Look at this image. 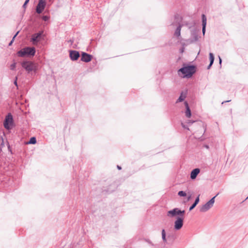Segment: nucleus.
Returning <instances> with one entry per match:
<instances>
[{
  "label": "nucleus",
  "instance_id": "39",
  "mask_svg": "<svg viewBox=\"0 0 248 248\" xmlns=\"http://www.w3.org/2000/svg\"><path fill=\"white\" fill-rule=\"evenodd\" d=\"M177 15H175L174 17L175 19L177 18Z\"/></svg>",
  "mask_w": 248,
  "mask_h": 248
},
{
  "label": "nucleus",
  "instance_id": "26",
  "mask_svg": "<svg viewBox=\"0 0 248 248\" xmlns=\"http://www.w3.org/2000/svg\"><path fill=\"white\" fill-rule=\"evenodd\" d=\"M181 125L183 128L186 129L187 130H189L187 125L186 124H184V123H182V122L181 123Z\"/></svg>",
  "mask_w": 248,
  "mask_h": 248
},
{
  "label": "nucleus",
  "instance_id": "29",
  "mask_svg": "<svg viewBox=\"0 0 248 248\" xmlns=\"http://www.w3.org/2000/svg\"><path fill=\"white\" fill-rule=\"evenodd\" d=\"M19 32V31H17V32L16 33V34L14 35V36L13 37L12 39H14V40H15V39L16 37V36L18 34Z\"/></svg>",
  "mask_w": 248,
  "mask_h": 248
},
{
  "label": "nucleus",
  "instance_id": "22",
  "mask_svg": "<svg viewBox=\"0 0 248 248\" xmlns=\"http://www.w3.org/2000/svg\"><path fill=\"white\" fill-rule=\"evenodd\" d=\"M178 195L180 197H186L187 194L186 191L181 190L178 192Z\"/></svg>",
  "mask_w": 248,
  "mask_h": 248
},
{
  "label": "nucleus",
  "instance_id": "11",
  "mask_svg": "<svg viewBox=\"0 0 248 248\" xmlns=\"http://www.w3.org/2000/svg\"><path fill=\"white\" fill-rule=\"evenodd\" d=\"M49 10L48 9H46L44 13V14L41 15H40V16L39 17L43 21H45V22H47L50 19V16L49 15Z\"/></svg>",
  "mask_w": 248,
  "mask_h": 248
},
{
  "label": "nucleus",
  "instance_id": "30",
  "mask_svg": "<svg viewBox=\"0 0 248 248\" xmlns=\"http://www.w3.org/2000/svg\"><path fill=\"white\" fill-rule=\"evenodd\" d=\"M213 64V63L210 62L209 64L207 66V69H210Z\"/></svg>",
  "mask_w": 248,
  "mask_h": 248
},
{
  "label": "nucleus",
  "instance_id": "21",
  "mask_svg": "<svg viewBox=\"0 0 248 248\" xmlns=\"http://www.w3.org/2000/svg\"><path fill=\"white\" fill-rule=\"evenodd\" d=\"M214 60H215V57H214V54L210 52L209 53L210 62L214 63Z\"/></svg>",
  "mask_w": 248,
  "mask_h": 248
},
{
  "label": "nucleus",
  "instance_id": "31",
  "mask_svg": "<svg viewBox=\"0 0 248 248\" xmlns=\"http://www.w3.org/2000/svg\"><path fill=\"white\" fill-rule=\"evenodd\" d=\"M194 122H195V121H194L188 120L187 123L189 124H191Z\"/></svg>",
  "mask_w": 248,
  "mask_h": 248
},
{
  "label": "nucleus",
  "instance_id": "19",
  "mask_svg": "<svg viewBox=\"0 0 248 248\" xmlns=\"http://www.w3.org/2000/svg\"><path fill=\"white\" fill-rule=\"evenodd\" d=\"M161 235H162V239L163 242L165 244H167L168 242H167V237H166V232L165 229H163L162 230Z\"/></svg>",
  "mask_w": 248,
  "mask_h": 248
},
{
  "label": "nucleus",
  "instance_id": "34",
  "mask_svg": "<svg viewBox=\"0 0 248 248\" xmlns=\"http://www.w3.org/2000/svg\"><path fill=\"white\" fill-rule=\"evenodd\" d=\"M184 47H181L180 49V52L181 53H183L184 51Z\"/></svg>",
  "mask_w": 248,
  "mask_h": 248
},
{
  "label": "nucleus",
  "instance_id": "25",
  "mask_svg": "<svg viewBox=\"0 0 248 248\" xmlns=\"http://www.w3.org/2000/svg\"><path fill=\"white\" fill-rule=\"evenodd\" d=\"M16 67V62H14V63H13L10 65V69H11V70H15Z\"/></svg>",
  "mask_w": 248,
  "mask_h": 248
},
{
  "label": "nucleus",
  "instance_id": "38",
  "mask_svg": "<svg viewBox=\"0 0 248 248\" xmlns=\"http://www.w3.org/2000/svg\"><path fill=\"white\" fill-rule=\"evenodd\" d=\"M204 147H205L206 148H207V149H209V145H205L204 146Z\"/></svg>",
  "mask_w": 248,
  "mask_h": 248
},
{
  "label": "nucleus",
  "instance_id": "24",
  "mask_svg": "<svg viewBox=\"0 0 248 248\" xmlns=\"http://www.w3.org/2000/svg\"><path fill=\"white\" fill-rule=\"evenodd\" d=\"M192 198V195L191 194H190L189 195L187 196V198H186V199L184 201V203H186L187 202H188V201H189Z\"/></svg>",
  "mask_w": 248,
  "mask_h": 248
},
{
  "label": "nucleus",
  "instance_id": "18",
  "mask_svg": "<svg viewBox=\"0 0 248 248\" xmlns=\"http://www.w3.org/2000/svg\"><path fill=\"white\" fill-rule=\"evenodd\" d=\"M182 25L180 23H179L178 26L177 27L175 32H174V35L177 37H179L181 35V30L182 27Z\"/></svg>",
  "mask_w": 248,
  "mask_h": 248
},
{
  "label": "nucleus",
  "instance_id": "3",
  "mask_svg": "<svg viewBox=\"0 0 248 248\" xmlns=\"http://www.w3.org/2000/svg\"><path fill=\"white\" fill-rule=\"evenodd\" d=\"M36 53V49L33 46H25L17 51L16 55L19 57L32 58Z\"/></svg>",
  "mask_w": 248,
  "mask_h": 248
},
{
  "label": "nucleus",
  "instance_id": "23",
  "mask_svg": "<svg viewBox=\"0 0 248 248\" xmlns=\"http://www.w3.org/2000/svg\"><path fill=\"white\" fill-rule=\"evenodd\" d=\"M29 1H30V0H25V2L22 6V8L24 9V12L25 11V9L27 8V6L28 3L29 2Z\"/></svg>",
  "mask_w": 248,
  "mask_h": 248
},
{
  "label": "nucleus",
  "instance_id": "17",
  "mask_svg": "<svg viewBox=\"0 0 248 248\" xmlns=\"http://www.w3.org/2000/svg\"><path fill=\"white\" fill-rule=\"evenodd\" d=\"M200 202V195H199L195 199L194 202L193 204L189 207V211H192L199 203Z\"/></svg>",
  "mask_w": 248,
  "mask_h": 248
},
{
  "label": "nucleus",
  "instance_id": "9",
  "mask_svg": "<svg viewBox=\"0 0 248 248\" xmlns=\"http://www.w3.org/2000/svg\"><path fill=\"white\" fill-rule=\"evenodd\" d=\"M80 61L85 62H89L93 58V56L85 52H81Z\"/></svg>",
  "mask_w": 248,
  "mask_h": 248
},
{
  "label": "nucleus",
  "instance_id": "16",
  "mask_svg": "<svg viewBox=\"0 0 248 248\" xmlns=\"http://www.w3.org/2000/svg\"><path fill=\"white\" fill-rule=\"evenodd\" d=\"M186 97V93H184L183 91H182L179 98L176 100V103H178L179 102H183V101H184V100L185 99Z\"/></svg>",
  "mask_w": 248,
  "mask_h": 248
},
{
  "label": "nucleus",
  "instance_id": "42",
  "mask_svg": "<svg viewBox=\"0 0 248 248\" xmlns=\"http://www.w3.org/2000/svg\"><path fill=\"white\" fill-rule=\"evenodd\" d=\"M248 199V197L246 198V199Z\"/></svg>",
  "mask_w": 248,
  "mask_h": 248
},
{
  "label": "nucleus",
  "instance_id": "5",
  "mask_svg": "<svg viewBox=\"0 0 248 248\" xmlns=\"http://www.w3.org/2000/svg\"><path fill=\"white\" fill-rule=\"evenodd\" d=\"M44 29H41V30L38 32L33 33L31 35V42L35 44L44 40L46 36V35L44 33Z\"/></svg>",
  "mask_w": 248,
  "mask_h": 248
},
{
  "label": "nucleus",
  "instance_id": "13",
  "mask_svg": "<svg viewBox=\"0 0 248 248\" xmlns=\"http://www.w3.org/2000/svg\"><path fill=\"white\" fill-rule=\"evenodd\" d=\"M184 105L186 107L185 115L187 118H190L192 116V114L189 104L187 101H185Z\"/></svg>",
  "mask_w": 248,
  "mask_h": 248
},
{
  "label": "nucleus",
  "instance_id": "14",
  "mask_svg": "<svg viewBox=\"0 0 248 248\" xmlns=\"http://www.w3.org/2000/svg\"><path fill=\"white\" fill-rule=\"evenodd\" d=\"M200 172V169L199 168L194 169L190 172V178L192 180L195 179Z\"/></svg>",
  "mask_w": 248,
  "mask_h": 248
},
{
  "label": "nucleus",
  "instance_id": "28",
  "mask_svg": "<svg viewBox=\"0 0 248 248\" xmlns=\"http://www.w3.org/2000/svg\"><path fill=\"white\" fill-rule=\"evenodd\" d=\"M8 149L9 152H10L11 154H13V152H12V148H11V147H10V145L9 144H8Z\"/></svg>",
  "mask_w": 248,
  "mask_h": 248
},
{
  "label": "nucleus",
  "instance_id": "40",
  "mask_svg": "<svg viewBox=\"0 0 248 248\" xmlns=\"http://www.w3.org/2000/svg\"><path fill=\"white\" fill-rule=\"evenodd\" d=\"M180 59H181V57H179L178 58V60H177V61H179V60H180Z\"/></svg>",
  "mask_w": 248,
  "mask_h": 248
},
{
  "label": "nucleus",
  "instance_id": "27",
  "mask_svg": "<svg viewBox=\"0 0 248 248\" xmlns=\"http://www.w3.org/2000/svg\"><path fill=\"white\" fill-rule=\"evenodd\" d=\"M17 80V77H16V78L15 80H14V85H15V86H16V87H17V86H18Z\"/></svg>",
  "mask_w": 248,
  "mask_h": 248
},
{
  "label": "nucleus",
  "instance_id": "6",
  "mask_svg": "<svg viewBox=\"0 0 248 248\" xmlns=\"http://www.w3.org/2000/svg\"><path fill=\"white\" fill-rule=\"evenodd\" d=\"M3 126L8 130H11L15 126L13 116L11 113H8L5 116Z\"/></svg>",
  "mask_w": 248,
  "mask_h": 248
},
{
  "label": "nucleus",
  "instance_id": "8",
  "mask_svg": "<svg viewBox=\"0 0 248 248\" xmlns=\"http://www.w3.org/2000/svg\"><path fill=\"white\" fill-rule=\"evenodd\" d=\"M219 193H217L216 196L212 198L209 201H208L206 203L203 204L200 209V211L201 212H205L208 210H209L212 207H213V204L215 202V199L216 197L218 195Z\"/></svg>",
  "mask_w": 248,
  "mask_h": 248
},
{
  "label": "nucleus",
  "instance_id": "15",
  "mask_svg": "<svg viewBox=\"0 0 248 248\" xmlns=\"http://www.w3.org/2000/svg\"><path fill=\"white\" fill-rule=\"evenodd\" d=\"M199 31L194 29L191 31V38L192 42H196L198 40Z\"/></svg>",
  "mask_w": 248,
  "mask_h": 248
},
{
  "label": "nucleus",
  "instance_id": "1",
  "mask_svg": "<svg viewBox=\"0 0 248 248\" xmlns=\"http://www.w3.org/2000/svg\"><path fill=\"white\" fill-rule=\"evenodd\" d=\"M186 213L185 210H181L179 208H174L167 212V216L170 217H176L174 221V229L175 230H180L184 224V216Z\"/></svg>",
  "mask_w": 248,
  "mask_h": 248
},
{
  "label": "nucleus",
  "instance_id": "36",
  "mask_svg": "<svg viewBox=\"0 0 248 248\" xmlns=\"http://www.w3.org/2000/svg\"><path fill=\"white\" fill-rule=\"evenodd\" d=\"M231 101V100H227V101H223V102H222V104H224V103H225L229 102H230Z\"/></svg>",
  "mask_w": 248,
  "mask_h": 248
},
{
  "label": "nucleus",
  "instance_id": "4",
  "mask_svg": "<svg viewBox=\"0 0 248 248\" xmlns=\"http://www.w3.org/2000/svg\"><path fill=\"white\" fill-rule=\"evenodd\" d=\"M22 67L28 74L31 72L36 73L38 70V64L33 61L25 60L21 62Z\"/></svg>",
  "mask_w": 248,
  "mask_h": 248
},
{
  "label": "nucleus",
  "instance_id": "35",
  "mask_svg": "<svg viewBox=\"0 0 248 248\" xmlns=\"http://www.w3.org/2000/svg\"><path fill=\"white\" fill-rule=\"evenodd\" d=\"M218 59H219V64L221 65V62H222V59L219 56H218Z\"/></svg>",
  "mask_w": 248,
  "mask_h": 248
},
{
  "label": "nucleus",
  "instance_id": "20",
  "mask_svg": "<svg viewBox=\"0 0 248 248\" xmlns=\"http://www.w3.org/2000/svg\"><path fill=\"white\" fill-rule=\"evenodd\" d=\"M37 140L36 138L35 137H32L30 139L27 143L30 144H35Z\"/></svg>",
  "mask_w": 248,
  "mask_h": 248
},
{
  "label": "nucleus",
  "instance_id": "33",
  "mask_svg": "<svg viewBox=\"0 0 248 248\" xmlns=\"http://www.w3.org/2000/svg\"><path fill=\"white\" fill-rule=\"evenodd\" d=\"M14 42V39H12L10 42L9 43L8 46H11L12 45L13 42Z\"/></svg>",
  "mask_w": 248,
  "mask_h": 248
},
{
  "label": "nucleus",
  "instance_id": "10",
  "mask_svg": "<svg viewBox=\"0 0 248 248\" xmlns=\"http://www.w3.org/2000/svg\"><path fill=\"white\" fill-rule=\"evenodd\" d=\"M69 52V57L72 61H77L80 56L79 52L77 50H70Z\"/></svg>",
  "mask_w": 248,
  "mask_h": 248
},
{
  "label": "nucleus",
  "instance_id": "12",
  "mask_svg": "<svg viewBox=\"0 0 248 248\" xmlns=\"http://www.w3.org/2000/svg\"><path fill=\"white\" fill-rule=\"evenodd\" d=\"M207 18L206 16L202 14V32L204 35L206 31Z\"/></svg>",
  "mask_w": 248,
  "mask_h": 248
},
{
  "label": "nucleus",
  "instance_id": "37",
  "mask_svg": "<svg viewBox=\"0 0 248 248\" xmlns=\"http://www.w3.org/2000/svg\"><path fill=\"white\" fill-rule=\"evenodd\" d=\"M117 168L119 170H121L122 169V167L120 166L117 165Z\"/></svg>",
  "mask_w": 248,
  "mask_h": 248
},
{
  "label": "nucleus",
  "instance_id": "2",
  "mask_svg": "<svg viewBox=\"0 0 248 248\" xmlns=\"http://www.w3.org/2000/svg\"><path fill=\"white\" fill-rule=\"evenodd\" d=\"M197 70L196 65L192 64L190 62L188 63L184 62L182 67L177 71L178 75L183 78H191L195 74Z\"/></svg>",
  "mask_w": 248,
  "mask_h": 248
},
{
  "label": "nucleus",
  "instance_id": "32",
  "mask_svg": "<svg viewBox=\"0 0 248 248\" xmlns=\"http://www.w3.org/2000/svg\"><path fill=\"white\" fill-rule=\"evenodd\" d=\"M74 42V40L73 39H70L68 41V42L70 43L71 45H72L73 44Z\"/></svg>",
  "mask_w": 248,
  "mask_h": 248
},
{
  "label": "nucleus",
  "instance_id": "7",
  "mask_svg": "<svg viewBox=\"0 0 248 248\" xmlns=\"http://www.w3.org/2000/svg\"><path fill=\"white\" fill-rule=\"evenodd\" d=\"M46 0H39L35 8V12L37 14L41 15L45 12L46 6Z\"/></svg>",
  "mask_w": 248,
  "mask_h": 248
},
{
  "label": "nucleus",
  "instance_id": "41",
  "mask_svg": "<svg viewBox=\"0 0 248 248\" xmlns=\"http://www.w3.org/2000/svg\"><path fill=\"white\" fill-rule=\"evenodd\" d=\"M168 237L169 238L170 237V235H168Z\"/></svg>",
  "mask_w": 248,
  "mask_h": 248
}]
</instances>
